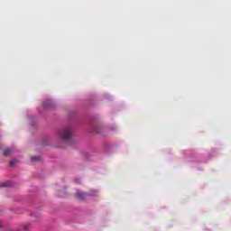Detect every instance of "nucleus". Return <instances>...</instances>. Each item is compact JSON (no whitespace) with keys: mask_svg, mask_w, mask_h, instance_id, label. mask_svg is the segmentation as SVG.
<instances>
[{"mask_svg":"<svg viewBox=\"0 0 231 231\" xmlns=\"http://www.w3.org/2000/svg\"><path fill=\"white\" fill-rule=\"evenodd\" d=\"M76 198L78 199H86V193L78 189L77 192H76Z\"/></svg>","mask_w":231,"mask_h":231,"instance_id":"f03ea898","label":"nucleus"},{"mask_svg":"<svg viewBox=\"0 0 231 231\" xmlns=\"http://www.w3.org/2000/svg\"><path fill=\"white\" fill-rule=\"evenodd\" d=\"M59 197H60V198H64V194L60 193V194H59Z\"/></svg>","mask_w":231,"mask_h":231,"instance_id":"1a4fd4ad","label":"nucleus"},{"mask_svg":"<svg viewBox=\"0 0 231 231\" xmlns=\"http://www.w3.org/2000/svg\"><path fill=\"white\" fill-rule=\"evenodd\" d=\"M32 162H38V160H41V157L39 156H33L31 158Z\"/></svg>","mask_w":231,"mask_h":231,"instance_id":"20e7f679","label":"nucleus"},{"mask_svg":"<svg viewBox=\"0 0 231 231\" xmlns=\"http://www.w3.org/2000/svg\"><path fill=\"white\" fill-rule=\"evenodd\" d=\"M15 163H17V160H13L10 162V165L11 167H14V165H15Z\"/></svg>","mask_w":231,"mask_h":231,"instance_id":"39448f33","label":"nucleus"},{"mask_svg":"<svg viewBox=\"0 0 231 231\" xmlns=\"http://www.w3.org/2000/svg\"><path fill=\"white\" fill-rule=\"evenodd\" d=\"M0 228H3V221L0 220Z\"/></svg>","mask_w":231,"mask_h":231,"instance_id":"9d476101","label":"nucleus"},{"mask_svg":"<svg viewBox=\"0 0 231 231\" xmlns=\"http://www.w3.org/2000/svg\"><path fill=\"white\" fill-rule=\"evenodd\" d=\"M90 195H91V196H97V191H92V192L90 193Z\"/></svg>","mask_w":231,"mask_h":231,"instance_id":"6e6552de","label":"nucleus"},{"mask_svg":"<svg viewBox=\"0 0 231 231\" xmlns=\"http://www.w3.org/2000/svg\"><path fill=\"white\" fill-rule=\"evenodd\" d=\"M72 136L73 129L71 128V126H66L60 131V138L61 140H64L65 142H69V140H71Z\"/></svg>","mask_w":231,"mask_h":231,"instance_id":"f257e3e1","label":"nucleus"},{"mask_svg":"<svg viewBox=\"0 0 231 231\" xmlns=\"http://www.w3.org/2000/svg\"><path fill=\"white\" fill-rule=\"evenodd\" d=\"M48 103H44V106H46Z\"/></svg>","mask_w":231,"mask_h":231,"instance_id":"9b49d317","label":"nucleus"},{"mask_svg":"<svg viewBox=\"0 0 231 231\" xmlns=\"http://www.w3.org/2000/svg\"><path fill=\"white\" fill-rule=\"evenodd\" d=\"M30 229V224L23 225V230H29Z\"/></svg>","mask_w":231,"mask_h":231,"instance_id":"423d86ee","label":"nucleus"},{"mask_svg":"<svg viewBox=\"0 0 231 231\" xmlns=\"http://www.w3.org/2000/svg\"><path fill=\"white\" fill-rule=\"evenodd\" d=\"M9 154H12V149L7 148L4 151V155L5 156H9Z\"/></svg>","mask_w":231,"mask_h":231,"instance_id":"7ed1b4c3","label":"nucleus"},{"mask_svg":"<svg viewBox=\"0 0 231 231\" xmlns=\"http://www.w3.org/2000/svg\"><path fill=\"white\" fill-rule=\"evenodd\" d=\"M9 183L8 182H4L1 184V187H8Z\"/></svg>","mask_w":231,"mask_h":231,"instance_id":"0eeeda50","label":"nucleus"}]
</instances>
